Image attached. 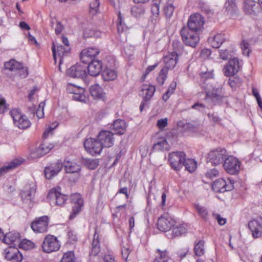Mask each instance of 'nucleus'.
<instances>
[{"label": "nucleus", "mask_w": 262, "mask_h": 262, "mask_svg": "<svg viewBox=\"0 0 262 262\" xmlns=\"http://www.w3.org/2000/svg\"><path fill=\"white\" fill-rule=\"evenodd\" d=\"M22 161L15 159L0 167V178L20 165Z\"/></svg>", "instance_id": "27"}, {"label": "nucleus", "mask_w": 262, "mask_h": 262, "mask_svg": "<svg viewBox=\"0 0 262 262\" xmlns=\"http://www.w3.org/2000/svg\"><path fill=\"white\" fill-rule=\"evenodd\" d=\"M10 113L14 124L19 128L26 129L31 125V122L28 118L22 115L17 110H12Z\"/></svg>", "instance_id": "7"}, {"label": "nucleus", "mask_w": 262, "mask_h": 262, "mask_svg": "<svg viewBox=\"0 0 262 262\" xmlns=\"http://www.w3.org/2000/svg\"><path fill=\"white\" fill-rule=\"evenodd\" d=\"M17 71L19 73V75L22 78L26 77L28 74L27 68L24 67L22 64L21 67L18 69Z\"/></svg>", "instance_id": "62"}, {"label": "nucleus", "mask_w": 262, "mask_h": 262, "mask_svg": "<svg viewBox=\"0 0 262 262\" xmlns=\"http://www.w3.org/2000/svg\"><path fill=\"white\" fill-rule=\"evenodd\" d=\"M72 200L74 203L72 212L70 215V219H73L80 211L83 206V200L79 194H74L72 196Z\"/></svg>", "instance_id": "22"}, {"label": "nucleus", "mask_w": 262, "mask_h": 262, "mask_svg": "<svg viewBox=\"0 0 262 262\" xmlns=\"http://www.w3.org/2000/svg\"><path fill=\"white\" fill-rule=\"evenodd\" d=\"M83 163L90 169H95L99 165V161L97 159H83Z\"/></svg>", "instance_id": "44"}, {"label": "nucleus", "mask_w": 262, "mask_h": 262, "mask_svg": "<svg viewBox=\"0 0 262 262\" xmlns=\"http://www.w3.org/2000/svg\"><path fill=\"white\" fill-rule=\"evenodd\" d=\"M212 88H211L210 89H208V90H204V91L206 92L207 97L211 99L212 101H217L220 100L221 98V95L217 94L216 93V91L215 90L211 92Z\"/></svg>", "instance_id": "48"}, {"label": "nucleus", "mask_w": 262, "mask_h": 262, "mask_svg": "<svg viewBox=\"0 0 262 262\" xmlns=\"http://www.w3.org/2000/svg\"><path fill=\"white\" fill-rule=\"evenodd\" d=\"M84 147L86 151L93 156L99 155L103 148L97 137L86 139L84 142Z\"/></svg>", "instance_id": "6"}, {"label": "nucleus", "mask_w": 262, "mask_h": 262, "mask_svg": "<svg viewBox=\"0 0 262 262\" xmlns=\"http://www.w3.org/2000/svg\"><path fill=\"white\" fill-rule=\"evenodd\" d=\"M174 7L170 3H166L164 7V12L167 18H170L173 15Z\"/></svg>", "instance_id": "46"}, {"label": "nucleus", "mask_w": 262, "mask_h": 262, "mask_svg": "<svg viewBox=\"0 0 262 262\" xmlns=\"http://www.w3.org/2000/svg\"><path fill=\"white\" fill-rule=\"evenodd\" d=\"M102 63L100 60H93L89 64L86 69L89 74L92 76H97L102 70Z\"/></svg>", "instance_id": "24"}, {"label": "nucleus", "mask_w": 262, "mask_h": 262, "mask_svg": "<svg viewBox=\"0 0 262 262\" xmlns=\"http://www.w3.org/2000/svg\"><path fill=\"white\" fill-rule=\"evenodd\" d=\"M84 90L82 88L77 86V90H75L73 94V99L80 102H85V96L84 95Z\"/></svg>", "instance_id": "38"}, {"label": "nucleus", "mask_w": 262, "mask_h": 262, "mask_svg": "<svg viewBox=\"0 0 262 262\" xmlns=\"http://www.w3.org/2000/svg\"><path fill=\"white\" fill-rule=\"evenodd\" d=\"M227 157V153L225 149L217 148L208 153L207 161L213 165H217L222 163Z\"/></svg>", "instance_id": "3"}, {"label": "nucleus", "mask_w": 262, "mask_h": 262, "mask_svg": "<svg viewBox=\"0 0 262 262\" xmlns=\"http://www.w3.org/2000/svg\"><path fill=\"white\" fill-rule=\"evenodd\" d=\"M219 172L216 168L209 169L205 173V177L210 179H213L219 175Z\"/></svg>", "instance_id": "55"}, {"label": "nucleus", "mask_w": 262, "mask_h": 262, "mask_svg": "<svg viewBox=\"0 0 262 262\" xmlns=\"http://www.w3.org/2000/svg\"><path fill=\"white\" fill-rule=\"evenodd\" d=\"M100 252V245L99 242V235L97 233V229L95 230V233L93 236L91 248L90 252V255L95 256Z\"/></svg>", "instance_id": "29"}, {"label": "nucleus", "mask_w": 262, "mask_h": 262, "mask_svg": "<svg viewBox=\"0 0 262 262\" xmlns=\"http://www.w3.org/2000/svg\"><path fill=\"white\" fill-rule=\"evenodd\" d=\"M240 70L238 60L234 58L230 59L223 69L226 76H231L236 74Z\"/></svg>", "instance_id": "19"}, {"label": "nucleus", "mask_w": 262, "mask_h": 262, "mask_svg": "<svg viewBox=\"0 0 262 262\" xmlns=\"http://www.w3.org/2000/svg\"><path fill=\"white\" fill-rule=\"evenodd\" d=\"M18 246L20 248L28 250L33 249L35 247V244L31 241L25 239L23 241L20 240Z\"/></svg>", "instance_id": "45"}, {"label": "nucleus", "mask_w": 262, "mask_h": 262, "mask_svg": "<svg viewBox=\"0 0 262 262\" xmlns=\"http://www.w3.org/2000/svg\"><path fill=\"white\" fill-rule=\"evenodd\" d=\"M160 129H163L167 125V119L166 118L159 120L157 123Z\"/></svg>", "instance_id": "63"}, {"label": "nucleus", "mask_w": 262, "mask_h": 262, "mask_svg": "<svg viewBox=\"0 0 262 262\" xmlns=\"http://www.w3.org/2000/svg\"><path fill=\"white\" fill-rule=\"evenodd\" d=\"M233 184L234 183L229 179L226 181L224 179H219L213 182L212 188L216 192L223 193L232 190L234 188Z\"/></svg>", "instance_id": "8"}, {"label": "nucleus", "mask_w": 262, "mask_h": 262, "mask_svg": "<svg viewBox=\"0 0 262 262\" xmlns=\"http://www.w3.org/2000/svg\"><path fill=\"white\" fill-rule=\"evenodd\" d=\"M49 223V218L45 215L38 218L33 222L31 227L35 233H43L48 231V227Z\"/></svg>", "instance_id": "9"}, {"label": "nucleus", "mask_w": 262, "mask_h": 262, "mask_svg": "<svg viewBox=\"0 0 262 262\" xmlns=\"http://www.w3.org/2000/svg\"><path fill=\"white\" fill-rule=\"evenodd\" d=\"M226 11L230 13H232L235 12L236 5L233 0H227L224 5Z\"/></svg>", "instance_id": "49"}, {"label": "nucleus", "mask_w": 262, "mask_h": 262, "mask_svg": "<svg viewBox=\"0 0 262 262\" xmlns=\"http://www.w3.org/2000/svg\"><path fill=\"white\" fill-rule=\"evenodd\" d=\"M86 69L85 65L77 63L68 69L67 74L73 78H83L86 75Z\"/></svg>", "instance_id": "13"}, {"label": "nucleus", "mask_w": 262, "mask_h": 262, "mask_svg": "<svg viewBox=\"0 0 262 262\" xmlns=\"http://www.w3.org/2000/svg\"><path fill=\"white\" fill-rule=\"evenodd\" d=\"M80 57L81 61L85 64L90 63V62L93 60V58L89 56L84 50L81 51Z\"/></svg>", "instance_id": "54"}, {"label": "nucleus", "mask_w": 262, "mask_h": 262, "mask_svg": "<svg viewBox=\"0 0 262 262\" xmlns=\"http://www.w3.org/2000/svg\"><path fill=\"white\" fill-rule=\"evenodd\" d=\"M63 165L67 173H76L79 172L80 170L79 165L69 160H65Z\"/></svg>", "instance_id": "34"}, {"label": "nucleus", "mask_w": 262, "mask_h": 262, "mask_svg": "<svg viewBox=\"0 0 262 262\" xmlns=\"http://www.w3.org/2000/svg\"><path fill=\"white\" fill-rule=\"evenodd\" d=\"M52 50L55 63H56L57 61V54L59 57V69L60 70V64L62 62L63 57L69 53L70 48L69 47H63L62 45H59L57 46V48L56 49L55 43L54 42H53Z\"/></svg>", "instance_id": "20"}, {"label": "nucleus", "mask_w": 262, "mask_h": 262, "mask_svg": "<svg viewBox=\"0 0 262 262\" xmlns=\"http://www.w3.org/2000/svg\"><path fill=\"white\" fill-rule=\"evenodd\" d=\"M74 260V252L73 251H69L63 254L60 262H73Z\"/></svg>", "instance_id": "51"}, {"label": "nucleus", "mask_w": 262, "mask_h": 262, "mask_svg": "<svg viewBox=\"0 0 262 262\" xmlns=\"http://www.w3.org/2000/svg\"><path fill=\"white\" fill-rule=\"evenodd\" d=\"M158 255H157L154 262H172V260L167 255L166 250L161 251L157 249Z\"/></svg>", "instance_id": "36"}, {"label": "nucleus", "mask_w": 262, "mask_h": 262, "mask_svg": "<svg viewBox=\"0 0 262 262\" xmlns=\"http://www.w3.org/2000/svg\"><path fill=\"white\" fill-rule=\"evenodd\" d=\"M249 228L254 238L259 237L262 234V223L256 220L251 221L248 223Z\"/></svg>", "instance_id": "28"}, {"label": "nucleus", "mask_w": 262, "mask_h": 262, "mask_svg": "<svg viewBox=\"0 0 262 262\" xmlns=\"http://www.w3.org/2000/svg\"><path fill=\"white\" fill-rule=\"evenodd\" d=\"M178 60V55L174 51L167 53L163 58L165 67L163 68H166L168 71L169 69H172L176 66Z\"/></svg>", "instance_id": "23"}, {"label": "nucleus", "mask_w": 262, "mask_h": 262, "mask_svg": "<svg viewBox=\"0 0 262 262\" xmlns=\"http://www.w3.org/2000/svg\"><path fill=\"white\" fill-rule=\"evenodd\" d=\"M213 215L220 225H224L226 224V219L225 218L222 217L219 214H213Z\"/></svg>", "instance_id": "64"}, {"label": "nucleus", "mask_w": 262, "mask_h": 262, "mask_svg": "<svg viewBox=\"0 0 262 262\" xmlns=\"http://www.w3.org/2000/svg\"><path fill=\"white\" fill-rule=\"evenodd\" d=\"M53 147L52 144L44 141L37 148L31 152V156L33 158H39L49 152Z\"/></svg>", "instance_id": "21"}, {"label": "nucleus", "mask_w": 262, "mask_h": 262, "mask_svg": "<svg viewBox=\"0 0 262 262\" xmlns=\"http://www.w3.org/2000/svg\"><path fill=\"white\" fill-rule=\"evenodd\" d=\"M172 229V237H174L179 236L185 233L187 230L185 226L183 225H178L173 226Z\"/></svg>", "instance_id": "41"}, {"label": "nucleus", "mask_w": 262, "mask_h": 262, "mask_svg": "<svg viewBox=\"0 0 262 262\" xmlns=\"http://www.w3.org/2000/svg\"><path fill=\"white\" fill-rule=\"evenodd\" d=\"M184 166H185L186 170L190 172H192L196 168L197 163L193 159H185V162H184Z\"/></svg>", "instance_id": "42"}, {"label": "nucleus", "mask_w": 262, "mask_h": 262, "mask_svg": "<svg viewBox=\"0 0 262 262\" xmlns=\"http://www.w3.org/2000/svg\"><path fill=\"white\" fill-rule=\"evenodd\" d=\"M196 31L183 27L181 30V35L184 42L187 46L194 48L198 44L200 38Z\"/></svg>", "instance_id": "4"}, {"label": "nucleus", "mask_w": 262, "mask_h": 262, "mask_svg": "<svg viewBox=\"0 0 262 262\" xmlns=\"http://www.w3.org/2000/svg\"><path fill=\"white\" fill-rule=\"evenodd\" d=\"M102 76L105 81H112L117 78V74L114 70L106 68L102 72Z\"/></svg>", "instance_id": "35"}, {"label": "nucleus", "mask_w": 262, "mask_h": 262, "mask_svg": "<svg viewBox=\"0 0 262 262\" xmlns=\"http://www.w3.org/2000/svg\"><path fill=\"white\" fill-rule=\"evenodd\" d=\"M211 53V51L210 50L208 49H203L201 52L200 56L203 59H206L210 57Z\"/></svg>", "instance_id": "61"}, {"label": "nucleus", "mask_w": 262, "mask_h": 262, "mask_svg": "<svg viewBox=\"0 0 262 262\" xmlns=\"http://www.w3.org/2000/svg\"><path fill=\"white\" fill-rule=\"evenodd\" d=\"M60 245L57 238L51 234L46 235L41 245L42 251L45 253H50L58 251Z\"/></svg>", "instance_id": "2"}, {"label": "nucleus", "mask_w": 262, "mask_h": 262, "mask_svg": "<svg viewBox=\"0 0 262 262\" xmlns=\"http://www.w3.org/2000/svg\"><path fill=\"white\" fill-rule=\"evenodd\" d=\"M156 91V88L152 85H143L141 88V93L140 95L143 97V100L141 102L140 108L142 111L145 102L149 101L153 96Z\"/></svg>", "instance_id": "16"}, {"label": "nucleus", "mask_w": 262, "mask_h": 262, "mask_svg": "<svg viewBox=\"0 0 262 262\" xmlns=\"http://www.w3.org/2000/svg\"><path fill=\"white\" fill-rule=\"evenodd\" d=\"M62 167L63 163L59 160L46 167L44 170L46 178L48 179H52L61 170Z\"/></svg>", "instance_id": "18"}, {"label": "nucleus", "mask_w": 262, "mask_h": 262, "mask_svg": "<svg viewBox=\"0 0 262 262\" xmlns=\"http://www.w3.org/2000/svg\"><path fill=\"white\" fill-rule=\"evenodd\" d=\"M169 145L165 139H160L153 145V149L155 150H168Z\"/></svg>", "instance_id": "39"}, {"label": "nucleus", "mask_w": 262, "mask_h": 262, "mask_svg": "<svg viewBox=\"0 0 262 262\" xmlns=\"http://www.w3.org/2000/svg\"><path fill=\"white\" fill-rule=\"evenodd\" d=\"M204 23V17L199 13H195L189 17L187 23V28L191 31H197L203 28Z\"/></svg>", "instance_id": "10"}, {"label": "nucleus", "mask_w": 262, "mask_h": 262, "mask_svg": "<svg viewBox=\"0 0 262 262\" xmlns=\"http://www.w3.org/2000/svg\"><path fill=\"white\" fill-rule=\"evenodd\" d=\"M36 193V189L31 187L29 189L22 191L20 194L23 201L24 203L30 204L32 202Z\"/></svg>", "instance_id": "33"}, {"label": "nucleus", "mask_w": 262, "mask_h": 262, "mask_svg": "<svg viewBox=\"0 0 262 262\" xmlns=\"http://www.w3.org/2000/svg\"><path fill=\"white\" fill-rule=\"evenodd\" d=\"M8 110V105L6 104L5 98L0 95V114L4 113Z\"/></svg>", "instance_id": "58"}, {"label": "nucleus", "mask_w": 262, "mask_h": 262, "mask_svg": "<svg viewBox=\"0 0 262 262\" xmlns=\"http://www.w3.org/2000/svg\"><path fill=\"white\" fill-rule=\"evenodd\" d=\"M186 155L183 151H173L168 155V162L171 168L176 171H180L184 166Z\"/></svg>", "instance_id": "1"}, {"label": "nucleus", "mask_w": 262, "mask_h": 262, "mask_svg": "<svg viewBox=\"0 0 262 262\" xmlns=\"http://www.w3.org/2000/svg\"><path fill=\"white\" fill-rule=\"evenodd\" d=\"M20 240V234L18 232H10L7 233L3 237V241L7 244L18 245Z\"/></svg>", "instance_id": "30"}, {"label": "nucleus", "mask_w": 262, "mask_h": 262, "mask_svg": "<svg viewBox=\"0 0 262 262\" xmlns=\"http://www.w3.org/2000/svg\"><path fill=\"white\" fill-rule=\"evenodd\" d=\"M131 12L134 16L137 17L144 14V10L141 7L134 6L132 7Z\"/></svg>", "instance_id": "53"}, {"label": "nucleus", "mask_w": 262, "mask_h": 262, "mask_svg": "<svg viewBox=\"0 0 262 262\" xmlns=\"http://www.w3.org/2000/svg\"><path fill=\"white\" fill-rule=\"evenodd\" d=\"M200 85L204 90H208L212 88L210 81L213 78V71L205 70L202 67L200 73Z\"/></svg>", "instance_id": "15"}, {"label": "nucleus", "mask_w": 262, "mask_h": 262, "mask_svg": "<svg viewBox=\"0 0 262 262\" xmlns=\"http://www.w3.org/2000/svg\"><path fill=\"white\" fill-rule=\"evenodd\" d=\"M241 48L243 54L248 56L251 51L249 43L247 41L243 40L241 45Z\"/></svg>", "instance_id": "56"}, {"label": "nucleus", "mask_w": 262, "mask_h": 262, "mask_svg": "<svg viewBox=\"0 0 262 262\" xmlns=\"http://www.w3.org/2000/svg\"><path fill=\"white\" fill-rule=\"evenodd\" d=\"M59 188L52 189L48 194V198L50 203L55 204L56 205L62 206L67 200V197L62 194L59 190Z\"/></svg>", "instance_id": "14"}, {"label": "nucleus", "mask_w": 262, "mask_h": 262, "mask_svg": "<svg viewBox=\"0 0 262 262\" xmlns=\"http://www.w3.org/2000/svg\"><path fill=\"white\" fill-rule=\"evenodd\" d=\"M5 257L7 260L11 262H20L23 260L22 254L14 246L5 249Z\"/></svg>", "instance_id": "17"}, {"label": "nucleus", "mask_w": 262, "mask_h": 262, "mask_svg": "<svg viewBox=\"0 0 262 262\" xmlns=\"http://www.w3.org/2000/svg\"><path fill=\"white\" fill-rule=\"evenodd\" d=\"M97 137L103 148H109L114 145L115 138L114 134L110 131L101 130Z\"/></svg>", "instance_id": "12"}, {"label": "nucleus", "mask_w": 262, "mask_h": 262, "mask_svg": "<svg viewBox=\"0 0 262 262\" xmlns=\"http://www.w3.org/2000/svg\"><path fill=\"white\" fill-rule=\"evenodd\" d=\"M194 208L198 215L204 220H207L208 217V211L207 209L199 204L194 205Z\"/></svg>", "instance_id": "40"}, {"label": "nucleus", "mask_w": 262, "mask_h": 262, "mask_svg": "<svg viewBox=\"0 0 262 262\" xmlns=\"http://www.w3.org/2000/svg\"><path fill=\"white\" fill-rule=\"evenodd\" d=\"M168 71L166 68H162L160 71L158 76L157 78V81L160 85H163L167 78Z\"/></svg>", "instance_id": "47"}, {"label": "nucleus", "mask_w": 262, "mask_h": 262, "mask_svg": "<svg viewBox=\"0 0 262 262\" xmlns=\"http://www.w3.org/2000/svg\"><path fill=\"white\" fill-rule=\"evenodd\" d=\"M243 9L246 14L250 15H255L258 11V5L253 0H244Z\"/></svg>", "instance_id": "26"}, {"label": "nucleus", "mask_w": 262, "mask_h": 262, "mask_svg": "<svg viewBox=\"0 0 262 262\" xmlns=\"http://www.w3.org/2000/svg\"><path fill=\"white\" fill-rule=\"evenodd\" d=\"M219 53L220 58L223 60H227L230 56L229 51L228 50H221Z\"/></svg>", "instance_id": "60"}, {"label": "nucleus", "mask_w": 262, "mask_h": 262, "mask_svg": "<svg viewBox=\"0 0 262 262\" xmlns=\"http://www.w3.org/2000/svg\"><path fill=\"white\" fill-rule=\"evenodd\" d=\"M225 40V35L222 33H217L209 38V43L213 48H219Z\"/></svg>", "instance_id": "31"}, {"label": "nucleus", "mask_w": 262, "mask_h": 262, "mask_svg": "<svg viewBox=\"0 0 262 262\" xmlns=\"http://www.w3.org/2000/svg\"><path fill=\"white\" fill-rule=\"evenodd\" d=\"M90 93L93 98L95 99L106 100V95L103 89L98 84L92 85L90 88Z\"/></svg>", "instance_id": "25"}, {"label": "nucleus", "mask_w": 262, "mask_h": 262, "mask_svg": "<svg viewBox=\"0 0 262 262\" xmlns=\"http://www.w3.org/2000/svg\"><path fill=\"white\" fill-rule=\"evenodd\" d=\"M5 69L10 71L17 72V70L21 67V63L15 60L11 59L4 64Z\"/></svg>", "instance_id": "37"}, {"label": "nucleus", "mask_w": 262, "mask_h": 262, "mask_svg": "<svg viewBox=\"0 0 262 262\" xmlns=\"http://www.w3.org/2000/svg\"><path fill=\"white\" fill-rule=\"evenodd\" d=\"M84 50L85 51V53L92 58L96 57L100 53L99 50L96 47H90Z\"/></svg>", "instance_id": "52"}, {"label": "nucleus", "mask_w": 262, "mask_h": 262, "mask_svg": "<svg viewBox=\"0 0 262 262\" xmlns=\"http://www.w3.org/2000/svg\"><path fill=\"white\" fill-rule=\"evenodd\" d=\"M194 251L195 254L198 256H201L204 254V242L203 241L200 240L195 243Z\"/></svg>", "instance_id": "43"}, {"label": "nucleus", "mask_w": 262, "mask_h": 262, "mask_svg": "<svg viewBox=\"0 0 262 262\" xmlns=\"http://www.w3.org/2000/svg\"><path fill=\"white\" fill-rule=\"evenodd\" d=\"M118 31L119 32H122L124 31L125 25L123 23V18L120 12H119L118 14Z\"/></svg>", "instance_id": "57"}, {"label": "nucleus", "mask_w": 262, "mask_h": 262, "mask_svg": "<svg viewBox=\"0 0 262 262\" xmlns=\"http://www.w3.org/2000/svg\"><path fill=\"white\" fill-rule=\"evenodd\" d=\"M241 162L238 159L230 156L227 157L224 161L223 167L225 171L230 174H236L240 169Z\"/></svg>", "instance_id": "5"}, {"label": "nucleus", "mask_w": 262, "mask_h": 262, "mask_svg": "<svg viewBox=\"0 0 262 262\" xmlns=\"http://www.w3.org/2000/svg\"><path fill=\"white\" fill-rule=\"evenodd\" d=\"M229 84L232 89H236L241 86L242 80L238 77H234L229 79Z\"/></svg>", "instance_id": "50"}, {"label": "nucleus", "mask_w": 262, "mask_h": 262, "mask_svg": "<svg viewBox=\"0 0 262 262\" xmlns=\"http://www.w3.org/2000/svg\"><path fill=\"white\" fill-rule=\"evenodd\" d=\"M174 224V220L168 214L164 213L158 219L157 228L162 232H166L171 229Z\"/></svg>", "instance_id": "11"}, {"label": "nucleus", "mask_w": 262, "mask_h": 262, "mask_svg": "<svg viewBox=\"0 0 262 262\" xmlns=\"http://www.w3.org/2000/svg\"><path fill=\"white\" fill-rule=\"evenodd\" d=\"M112 129L116 134L118 135L124 134L126 129V124L124 120L121 119H117L114 121L112 125Z\"/></svg>", "instance_id": "32"}, {"label": "nucleus", "mask_w": 262, "mask_h": 262, "mask_svg": "<svg viewBox=\"0 0 262 262\" xmlns=\"http://www.w3.org/2000/svg\"><path fill=\"white\" fill-rule=\"evenodd\" d=\"M98 33V32L95 30L86 29L83 33V36L84 37L97 36Z\"/></svg>", "instance_id": "59"}]
</instances>
